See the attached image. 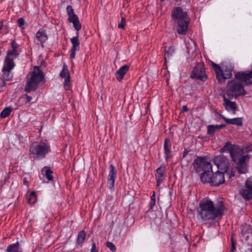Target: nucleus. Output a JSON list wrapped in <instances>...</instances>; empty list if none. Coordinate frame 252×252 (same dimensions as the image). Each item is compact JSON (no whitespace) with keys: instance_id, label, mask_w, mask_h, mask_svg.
Returning a JSON list of instances; mask_svg holds the SVG:
<instances>
[{"instance_id":"nucleus-1","label":"nucleus","mask_w":252,"mask_h":252,"mask_svg":"<svg viewBox=\"0 0 252 252\" xmlns=\"http://www.w3.org/2000/svg\"><path fill=\"white\" fill-rule=\"evenodd\" d=\"M224 209L222 201H218L214 204L212 200L207 199L200 202L197 212L202 221H207L220 218Z\"/></svg>"},{"instance_id":"nucleus-2","label":"nucleus","mask_w":252,"mask_h":252,"mask_svg":"<svg viewBox=\"0 0 252 252\" xmlns=\"http://www.w3.org/2000/svg\"><path fill=\"white\" fill-rule=\"evenodd\" d=\"M26 78V86L25 91L28 93L36 90L40 82H45L44 72L40 69V66H34L33 70L29 72Z\"/></svg>"},{"instance_id":"nucleus-3","label":"nucleus","mask_w":252,"mask_h":252,"mask_svg":"<svg viewBox=\"0 0 252 252\" xmlns=\"http://www.w3.org/2000/svg\"><path fill=\"white\" fill-rule=\"evenodd\" d=\"M171 16L174 23L179 27L177 32L181 35H184L187 33L188 25L189 22L187 12H184L183 9L179 7H175L172 10Z\"/></svg>"},{"instance_id":"nucleus-4","label":"nucleus","mask_w":252,"mask_h":252,"mask_svg":"<svg viewBox=\"0 0 252 252\" xmlns=\"http://www.w3.org/2000/svg\"><path fill=\"white\" fill-rule=\"evenodd\" d=\"M239 81V80H238ZM235 80L229 81L226 88V94L229 98H237L239 96L244 95L247 92L244 90L242 83Z\"/></svg>"},{"instance_id":"nucleus-5","label":"nucleus","mask_w":252,"mask_h":252,"mask_svg":"<svg viewBox=\"0 0 252 252\" xmlns=\"http://www.w3.org/2000/svg\"><path fill=\"white\" fill-rule=\"evenodd\" d=\"M50 151V147L45 143H32L30 146V152L33 158L41 159Z\"/></svg>"},{"instance_id":"nucleus-6","label":"nucleus","mask_w":252,"mask_h":252,"mask_svg":"<svg viewBox=\"0 0 252 252\" xmlns=\"http://www.w3.org/2000/svg\"><path fill=\"white\" fill-rule=\"evenodd\" d=\"M193 169L196 173L204 171L206 170H211L212 168L210 162L206 160L205 157H198L192 162Z\"/></svg>"},{"instance_id":"nucleus-7","label":"nucleus","mask_w":252,"mask_h":252,"mask_svg":"<svg viewBox=\"0 0 252 252\" xmlns=\"http://www.w3.org/2000/svg\"><path fill=\"white\" fill-rule=\"evenodd\" d=\"M190 78H195L198 80L205 81L207 80V76L205 67L201 63H197L195 66L190 75Z\"/></svg>"},{"instance_id":"nucleus-8","label":"nucleus","mask_w":252,"mask_h":252,"mask_svg":"<svg viewBox=\"0 0 252 252\" xmlns=\"http://www.w3.org/2000/svg\"><path fill=\"white\" fill-rule=\"evenodd\" d=\"M234 66L230 63H226L221 69V73L217 75V80L220 83H223L226 79L232 77Z\"/></svg>"},{"instance_id":"nucleus-9","label":"nucleus","mask_w":252,"mask_h":252,"mask_svg":"<svg viewBox=\"0 0 252 252\" xmlns=\"http://www.w3.org/2000/svg\"><path fill=\"white\" fill-rule=\"evenodd\" d=\"M242 237L245 239L248 248L252 247V232L251 226L245 224L241 230Z\"/></svg>"},{"instance_id":"nucleus-10","label":"nucleus","mask_w":252,"mask_h":252,"mask_svg":"<svg viewBox=\"0 0 252 252\" xmlns=\"http://www.w3.org/2000/svg\"><path fill=\"white\" fill-rule=\"evenodd\" d=\"M214 162L218 169L221 170H226L228 168L229 161L223 155L215 157L214 158Z\"/></svg>"},{"instance_id":"nucleus-11","label":"nucleus","mask_w":252,"mask_h":252,"mask_svg":"<svg viewBox=\"0 0 252 252\" xmlns=\"http://www.w3.org/2000/svg\"><path fill=\"white\" fill-rule=\"evenodd\" d=\"M223 97V106L225 107V110L228 112H231L233 114H235L237 109L236 103L234 101L230 100V98H226L225 94L222 95Z\"/></svg>"},{"instance_id":"nucleus-12","label":"nucleus","mask_w":252,"mask_h":252,"mask_svg":"<svg viewBox=\"0 0 252 252\" xmlns=\"http://www.w3.org/2000/svg\"><path fill=\"white\" fill-rule=\"evenodd\" d=\"M224 174L223 172L217 171L211 175V185L218 186L224 182Z\"/></svg>"},{"instance_id":"nucleus-13","label":"nucleus","mask_w":252,"mask_h":252,"mask_svg":"<svg viewBox=\"0 0 252 252\" xmlns=\"http://www.w3.org/2000/svg\"><path fill=\"white\" fill-rule=\"evenodd\" d=\"M14 66L11 65L9 63H4L2 68L1 77L3 80L9 81L12 79L13 74L11 73V70L14 68Z\"/></svg>"},{"instance_id":"nucleus-14","label":"nucleus","mask_w":252,"mask_h":252,"mask_svg":"<svg viewBox=\"0 0 252 252\" xmlns=\"http://www.w3.org/2000/svg\"><path fill=\"white\" fill-rule=\"evenodd\" d=\"M244 154V150L241 148L239 146L236 145H233L231 147L229 154L232 160L236 162L238 158Z\"/></svg>"},{"instance_id":"nucleus-15","label":"nucleus","mask_w":252,"mask_h":252,"mask_svg":"<svg viewBox=\"0 0 252 252\" xmlns=\"http://www.w3.org/2000/svg\"><path fill=\"white\" fill-rule=\"evenodd\" d=\"M72 46L70 50V57L73 59L75 57V52L80 49V42L78 39V32H76V35L70 39Z\"/></svg>"},{"instance_id":"nucleus-16","label":"nucleus","mask_w":252,"mask_h":252,"mask_svg":"<svg viewBox=\"0 0 252 252\" xmlns=\"http://www.w3.org/2000/svg\"><path fill=\"white\" fill-rule=\"evenodd\" d=\"M117 176V171L112 164L110 165V171L108 176L107 186L111 189L114 185L115 180Z\"/></svg>"},{"instance_id":"nucleus-17","label":"nucleus","mask_w":252,"mask_h":252,"mask_svg":"<svg viewBox=\"0 0 252 252\" xmlns=\"http://www.w3.org/2000/svg\"><path fill=\"white\" fill-rule=\"evenodd\" d=\"M18 56V53L17 50L8 51L7 52V56L5 59L4 63H9L11 65L15 66V63L13 60L17 58Z\"/></svg>"},{"instance_id":"nucleus-18","label":"nucleus","mask_w":252,"mask_h":252,"mask_svg":"<svg viewBox=\"0 0 252 252\" xmlns=\"http://www.w3.org/2000/svg\"><path fill=\"white\" fill-rule=\"evenodd\" d=\"M220 116L225 122L228 125H234L237 126H242L243 125L242 118H234L233 119H228L225 117L223 115L220 114Z\"/></svg>"},{"instance_id":"nucleus-19","label":"nucleus","mask_w":252,"mask_h":252,"mask_svg":"<svg viewBox=\"0 0 252 252\" xmlns=\"http://www.w3.org/2000/svg\"><path fill=\"white\" fill-rule=\"evenodd\" d=\"M240 194L246 200L252 199V189L246 185L240 190Z\"/></svg>"},{"instance_id":"nucleus-20","label":"nucleus","mask_w":252,"mask_h":252,"mask_svg":"<svg viewBox=\"0 0 252 252\" xmlns=\"http://www.w3.org/2000/svg\"><path fill=\"white\" fill-rule=\"evenodd\" d=\"M129 69L128 65H125L120 68L116 72L115 75L117 79L119 81H121L125 75L126 73Z\"/></svg>"},{"instance_id":"nucleus-21","label":"nucleus","mask_w":252,"mask_h":252,"mask_svg":"<svg viewBox=\"0 0 252 252\" xmlns=\"http://www.w3.org/2000/svg\"><path fill=\"white\" fill-rule=\"evenodd\" d=\"M213 173L211 170H206L200 175V180L203 183H210L211 184V176Z\"/></svg>"},{"instance_id":"nucleus-22","label":"nucleus","mask_w":252,"mask_h":252,"mask_svg":"<svg viewBox=\"0 0 252 252\" xmlns=\"http://www.w3.org/2000/svg\"><path fill=\"white\" fill-rule=\"evenodd\" d=\"M171 142L170 140L166 138L164 142V152L165 154V158L167 161L168 158L171 157Z\"/></svg>"},{"instance_id":"nucleus-23","label":"nucleus","mask_w":252,"mask_h":252,"mask_svg":"<svg viewBox=\"0 0 252 252\" xmlns=\"http://www.w3.org/2000/svg\"><path fill=\"white\" fill-rule=\"evenodd\" d=\"M36 39L40 42L42 46H43V43L48 39V37L45 33V30L40 29L36 33Z\"/></svg>"},{"instance_id":"nucleus-24","label":"nucleus","mask_w":252,"mask_h":252,"mask_svg":"<svg viewBox=\"0 0 252 252\" xmlns=\"http://www.w3.org/2000/svg\"><path fill=\"white\" fill-rule=\"evenodd\" d=\"M164 168L162 167H159L156 170V179L157 181V186H159L160 183L163 181L164 179L163 172Z\"/></svg>"},{"instance_id":"nucleus-25","label":"nucleus","mask_w":252,"mask_h":252,"mask_svg":"<svg viewBox=\"0 0 252 252\" xmlns=\"http://www.w3.org/2000/svg\"><path fill=\"white\" fill-rule=\"evenodd\" d=\"M6 252H22V249L20 247V244L18 242L16 243L8 245L6 250Z\"/></svg>"},{"instance_id":"nucleus-26","label":"nucleus","mask_w":252,"mask_h":252,"mask_svg":"<svg viewBox=\"0 0 252 252\" xmlns=\"http://www.w3.org/2000/svg\"><path fill=\"white\" fill-rule=\"evenodd\" d=\"M68 21L70 23H72L73 27L77 32L81 29V25L80 23L79 18L77 15H74L72 18H68Z\"/></svg>"},{"instance_id":"nucleus-27","label":"nucleus","mask_w":252,"mask_h":252,"mask_svg":"<svg viewBox=\"0 0 252 252\" xmlns=\"http://www.w3.org/2000/svg\"><path fill=\"white\" fill-rule=\"evenodd\" d=\"M41 172L43 175H45L46 178L48 179L49 181H53V177L52 175L53 172L50 169V168L48 166L44 167L42 170Z\"/></svg>"},{"instance_id":"nucleus-28","label":"nucleus","mask_w":252,"mask_h":252,"mask_svg":"<svg viewBox=\"0 0 252 252\" xmlns=\"http://www.w3.org/2000/svg\"><path fill=\"white\" fill-rule=\"evenodd\" d=\"M86 236V233L84 230H82L79 232L77 239H76V244L78 245H82V243L85 239Z\"/></svg>"},{"instance_id":"nucleus-29","label":"nucleus","mask_w":252,"mask_h":252,"mask_svg":"<svg viewBox=\"0 0 252 252\" xmlns=\"http://www.w3.org/2000/svg\"><path fill=\"white\" fill-rule=\"evenodd\" d=\"M237 164V169L238 172L240 174H245L248 171V164Z\"/></svg>"},{"instance_id":"nucleus-30","label":"nucleus","mask_w":252,"mask_h":252,"mask_svg":"<svg viewBox=\"0 0 252 252\" xmlns=\"http://www.w3.org/2000/svg\"><path fill=\"white\" fill-rule=\"evenodd\" d=\"M174 53V49L173 47H169L168 50L165 52L164 55L165 63H167V59H169L172 56L173 54Z\"/></svg>"},{"instance_id":"nucleus-31","label":"nucleus","mask_w":252,"mask_h":252,"mask_svg":"<svg viewBox=\"0 0 252 252\" xmlns=\"http://www.w3.org/2000/svg\"><path fill=\"white\" fill-rule=\"evenodd\" d=\"M250 156V155H246L240 157L237 159V163L248 164Z\"/></svg>"},{"instance_id":"nucleus-32","label":"nucleus","mask_w":252,"mask_h":252,"mask_svg":"<svg viewBox=\"0 0 252 252\" xmlns=\"http://www.w3.org/2000/svg\"><path fill=\"white\" fill-rule=\"evenodd\" d=\"M60 76L62 78H65L68 77H70V75L68 72L67 66L65 63L63 64V69L60 73Z\"/></svg>"},{"instance_id":"nucleus-33","label":"nucleus","mask_w":252,"mask_h":252,"mask_svg":"<svg viewBox=\"0 0 252 252\" xmlns=\"http://www.w3.org/2000/svg\"><path fill=\"white\" fill-rule=\"evenodd\" d=\"M233 144H232L231 142L227 141L225 143V145L223 146L222 148L220 149V151L221 153L223 152H228L229 153V152L231 151V147L233 146Z\"/></svg>"},{"instance_id":"nucleus-34","label":"nucleus","mask_w":252,"mask_h":252,"mask_svg":"<svg viewBox=\"0 0 252 252\" xmlns=\"http://www.w3.org/2000/svg\"><path fill=\"white\" fill-rule=\"evenodd\" d=\"M37 200L36 195L35 194V192L34 191L32 192L28 198V202L30 204L33 205L34 204Z\"/></svg>"},{"instance_id":"nucleus-35","label":"nucleus","mask_w":252,"mask_h":252,"mask_svg":"<svg viewBox=\"0 0 252 252\" xmlns=\"http://www.w3.org/2000/svg\"><path fill=\"white\" fill-rule=\"evenodd\" d=\"M12 111L10 107L5 108L0 113L1 118H4L8 116Z\"/></svg>"},{"instance_id":"nucleus-36","label":"nucleus","mask_w":252,"mask_h":252,"mask_svg":"<svg viewBox=\"0 0 252 252\" xmlns=\"http://www.w3.org/2000/svg\"><path fill=\"white\" fill-rule=\"evenodd\" d=\"M216 129L215 125H210L207 126V134L211 136H213Z\"/></svg>"},{"instance_id":"nucleus-37","label":"nucleus","mask_w":252,"mask_h":252,"mask_svg":"<svg viewBox=\"0 0 252 252\" xmlns=\"http://www.w3.org/2000/svg\"><path fill=\"white\" fill-rule=\"evenodd\" d=\"M212 65L213 68L215 71L216 74V78H217V75L220 74L221 73V68L219 65L213 62H212Z\"/></svg>"},{"instance_id":"nucleus-38","label":"nucleus","mask_w":252,"mask_h":252,"mask_svg":"<svg viewBox=\"0 0 252 252\" xmlns=\"http://www.w3.org/2000/svg\"><path fill=\"white\" fill-rule=\"evenodd\" d=\"M156 203V193L153 191V194L151 196L150 207L149 211L152 210L153 209Z\"/></svg>"},{"instance_id":"nucleus-39","label":"nucleus","mask_w":252,"mask_h":252,"mask_svg":"<svg viewBox=\"0 0 252 252\" xmlns=\"http://www.w3.org/2000/svg\"><path fill=\"white\" fill-rule=\"evenodd\" d=\"M66 11L67 14L69 16L68 18H71L73 17L74 15H76L74 12V10L71 5H68L66 7Z\"/></svg>"},{"instance_id":"nucleus-40","label":"nucleus","mask_w":252,"mask_h":252,"mask_svg":"<svg viewBox=\"0 0 252 252\" xmlns=\"http://www.w3.org/2000/svg\"><path fill=\"white\" fill-rule=\"evenodd\" d=\"M223 171L225 174H226V176H227L229 179L231 178L232 177L234 176L235 175L234 172L232 170H229V167L226 170Z\"/></svg>"},{"instance_id":"nucleus-41","label":"nucleus","mask_w":252,"mask_h":252,"mask_svg":"<svg viewBox=\"0 0 252 252\" xmlns=\"http://www.w3.org/2000/svg\"><path fill=\"white\" fill-rule=\"evenodd\" d=\"M69 83H70V77H67L65 78L64 83H63V86L65 90H68L69 89L70 86H69Z\"/></svg>"},{"instance_id":"nucleus-42","label":"nucleus","mask_w":252,"mask_h":252,"mask_svg":"<svg viewBox=\"0 0 252 252\" xmlns=\"http://www.w3.org/2000/svg\"><path fill=\"white\" fill-rule=\"evenodd\" d=\"M106 246L109 248L112 252H115L116 250L115 246L111 242H107L106 243Z\"/></svg>"},{"instance_id":"nucleus-43","label":"nucleus","mask_w":252,"mask_h":252,"mask_svg":"<svg viewBox=\"0 0 252 252\" xmlns=\"http://www.w3.org/2000/svg\"><path fill=\"white\" fill-rule=\"evenodd\" d=\"M189 152V151L187 150L186 149H185V150L183 152V158H182V161L185 160L187 162L189 161V159L187 158V157L188 155Z\"/></svg>"},{"instance_id":"nucleus-44","label":"nucleus","mask_w":252,"mask_h":252,"mask_svg":"<svg viewBox=\"0 0 252 252\" xmlns=\"http://www.w3.org/2000/svg\"><path fill=\"white\" fill-rule=\"evenodd\" d=\"M125 24V18L124 17H122L121 22L118 24V27L120 29H124Z\"/></svg>"},{"instance_id":"nucleus-45","label":"nucleus","mask_w":252,"mask_h":252,"mask_svg":"<svg viewBox=\"0 0 252 252\" xmlns=\"http://www.w3.org/2000/svg\"><path fill=\"white\" fill-rule=\"evenodd\" d=\"M245 185L252 189V177H250L247 179L245 182Z\"/></svg>"},{"instance_id":"nucleus-46","label":"nucleus","mask_w":252,"mask_h":252,"mask_svg":"<svg viewBox=\"0 0 252 252\" xmlns=\"http://www.w3.org/2000/svg\"><path fill=\"white\" fill-rule=\"evenodd\" d=\"M9 29V27L7 25H3L2 24V26L1 30L2 31V33H3L4 34H6L8 32Z\"/></svg>"},{"instance_id":"nucleus-47","label":"nucleus","mask_w":252,"mask_h":252,"mask_svg":"<svg viewBox=\"0 0 252 252\" xmlns=\"http://www.w3.org/2000/svg\"><path fill=\"white\" fill-rule=\"evenodd\" d=\"M231 245L230 247L229 252H234V251L236 250L235 243V242L232 238H231Z\"/></svg>"},{"instance_id":"nucleus-48","label":"nucleus","mask_w":252,"mask_h":252,"mask_svg":"<svg viewBox=\"0 0 252 252\" xmlns=\"http://www.w3.org/2000/svg\"><path fill=\"white\" fill-rule=\"evenodd\" d=\"M244 150V153L252 151V145L247 146L242 148Z\"/></svg>"},{"instance_id":"nucleus-49","label":"nucleus","mask_w":252,"mask_h":252,"mask_svg":"<svg viewBox=\"0 0 252 252\" xmlns=\"http://www.w3.org/2000/svg\"><path fill=\"white\" fill-rule=\"evenodd\" d=\"M24 23H25V21L23 18H20L18 19V26L20 28L24 29V28H23L22 27L24 25Z\"/></svg>"},{"instance_id":"nucleus-50","label":"nucleus","mask_w":252,"mask_h":252,"mask_svg":"<svg viewBox=\"0 0 252 252\" xmlns=\"http://www.w3.org/2000/svg\"><path fill=\"white\" fill-rule=\"evenodd\" d=\"M11 46L12 48V50H17L16 49L18 47V45L15 40L12 41Z\"/></svg>"},{"instance_id":"nucleus-51","label":"nucleus","mask_w":252,"mask_h":252,"mask_svg":"<svg viewBox=\"0 0 252 252\" xmlns=\"http://www.w3.org/2000/svg\"><path fill=\"white\" fill-rule=\"evenodd\" d=\"M225 126H226V125L224 124H221V125H215V127L216 130L220 129V128H223V127H225Z\"/></svg>"},{"instance_id":"nucleus-52","label":"nucleus","mask_w":252,"mask_h":252,"mask_svg":"<svg viewBox=\"0 0 252 252\" xmlns=\"http://www.w3.org/2000/svg\"><path fill=\"white\" fill-rule=\"evenodd\" d=\"M96 245L94 243L92 245L91 252H96Z\"/></svg>"},{"instance_id":"nucleus-53","label":"nucleus","mask_w":252,"mask_h":252,"mask_svg":"<svg viewBox=\"0 0 252 252\" xmlns=\"http://www.w3.org/2000/svg\"><path fill=\"white\" fill-rule=\"evenodd\" d=\"M26 97V98H27V100H26V102H31V101L32 100V97L31 96H29L27 94H26L25 95Z\"/></svg>"},{"instance_id":"nucleus-54","label":"nucleus","mask_w":252,"mask_h":252,"mask_svg":"<svg viewBox=\"0 0 252 252\" xmlns=\"http://www.w3.org/2000/svg\"><path fill=\"white\" fill-rule=\"evenodd\" d=\"M188 111V108L187 106L186 105H184L182 108V112H187Z\"/></svg>"},{"instance_id":"nucleus-55","label":"nucleus","mask_w":252,"mask_h":252,"mask_svg":"<svg viewBox=\"0 0 252 252\" xmlns=\"http://www.w3.org/2000/svg\"><path fill=\"white\" fill-rule=\"evenodd\" d=\"M2 26V21H0V30H1Z\"/></svg>"}]
</instances>
